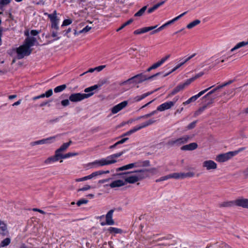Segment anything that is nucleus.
<instances>
[{
	"label": "nucleus",
	"instance_id": "obj_19",
	"mask_svg": "<svg viewBox=\"0 0 248 248\" xmlns=\"http://www.w3.org/2000/svg\"><path fill=\"white\" fill-rule=\"evenodd\" d=\"M61 159L60 155L57 153H55V155L52 156H50L47 158L45 163L46 164H50L52 162H54L59 160Z\"/></svg>",
	"mask_w": 248,
	"mask_h": 248
},
{
	"label": "nucleus",
	"instance_id": "obj_51",
	"mask_svg": "<svg viewBox=\"0 0 248 248\" xmlns=\"http://www.w3.org/2000/svg\"><path fill=\"white\" fill-rule=\"evenodd\" d=\"M88 202V200L85 199H82L78 201L77 202V204L78 206H80L81 205L83 204H86Z\"/></svg>",
	"mask_w": 248,
	"mask_h": 248
},
{
	"label": "nucleus",
	"instance_id": "obj_48",
	"mask_svg": "<svg viewBox=\"0 0 248 248\" xmlns=\"http://www.w3.org/2000/svg\"><path fill=\"white\" fill-rule=\"evenodd\" d=\"M216 97H208L207 98H202V99H205L208 102L205 105H207V107L212 104L214 102V99H215Z\"/></svg>",
	"mask_w": 248,
	"mask_h": 248
},
{
	"label": "nucleus",
	"instance_id": "obj_37",
	"mask_svg": "<svg viewBox=\"0 0 248 248\" xmlns=\"http://www.w3.org/2000/svg\"><path fill=\"white\" fill-rule=\"evenodd\" d=\"M195 175V173L193 172H188L186 173L181 172V179H185L186 178L193 177Z\"/></svg>",
	"mask_w": 248,
	"mask_h": 248
},
{
	"label": "nucleus",
	"instance_id": "obj_47",
	"mask_svg": "<svg viewBox=\"0 0 248 248\" xmlns=\"http://www.w3.org/2000/svg\"><path fill=\"white\" fill-rule=\"evenodd\" d=\"M134 78H133V77L128 79L127 80H125V81H124L123 82H121L119 85L120 86H124V85H125V84H127V83H128V84H130V83H134Z\"/></svg>",
	"mask_w": 248,
	"mask_h": 248
},
{
	"label": "nucleus",
	"instance_id": "obj_30",
	"mask_svg": "<svg viewBox=\"0 0 248 248\" xmlns=\"http://www.w3.org/2000/svg\"><path fill=\"white\" fill-rule=\"evenodd\" d=\"M140 129L138 127V125L135 126L132 129L128 131L127 132L124 133L122 136L121 137H124L125 136H129L130 135L135 133V132L137 131L138 130H139Z\"/></svg>",
	"mask_w": 248,
	"mask_h": 248
},
{
	"label": "nucleus",
	"instance_id": "obj_55",
	"mask_svg": "<svg viewBox=\"0 0 248 248\" xmlns=\"http://www.w3.org/2000/svg\"><path fill=\"white\" fill-rule=\"evenodd\" d=\"M170 57V55H168L166 56L165 57L162 58L160 61H158V62L160 63V65L163 64Z\"/></svg>",
	"mask_w": 248,
	"mask_h": 248
},
{
	"label": "nucleus",
	"instance_id": "obj_21",
	"mask_svg": "<svg viewBox=\"0 0 248 248\" xmlns=\"http://www.w3.org/2000/svg\"><path fill=\"white\" fill-rule=\"evenodd\" d=\"M198 147V145L196 143L193 142L189 144L184 145L181 147L182 150H193Z\"/></svg>",
	"mask_w": 248,
	"mask_h": 248
},
{
	"label": "nucleus",
	"instance_id": "obj_13",
	"mask_svg": "<svg viewBox=\"0 0 248 248\" xmlns=\"http://www.w3.org/2000/svg\"><path fill=\"white\" fill-rule=\"evenodd\" d=\"M203 167L206 168L207 170H215L217 169V165L214 161L209 160L203 162Z\"/></svg>",
	"mask_w": 248,
	"mask_h": 248
},
{
	"label": "nucleus",
	"instance_id": "obj_28",
	"mask_svg": "<svg viewBox=\"0 0 248 248\" xmlns=\"http://www.w3.org/2000/svg\"><path fill=\"white\" fill-rule=\"evenodd\" d=\"M108 231L109 233L113 234L122 233L123 232L122 230L112 227L108 228Z\"/></svg>",
	"mask_w": 248,
	"mask_h": 248
},
{
	"label": "nucleus",
	"instance_id": "obj_8",
	"mask_svg": "<svg viewBox=\"0 0 248 248\" xmlns=\"http://www.w3.org/2000/svg\"><path fill=\"white\" fill-rule=\"evenodd\" d=\"M177 101V99L175 101L165 102L157 107V110H159V111H163L170 109L174 105Z\"/></svg>",
	"mask_w": 248,
	"mask_h": 248
},
{
	"label": "nucleus",
	"instance_id": "obj_60",
	"mask_svg": "<svg viewBox=\"0 0 248 248\" xmlns=\"http://www.w3.org/2000/svg\"><path fill=\"white\" fill-rule=\"evenodd\" d=\"M127 170H129L128 164L117 168L116 171H123Z\"/></svg>",
	"mask_w": 248,
	"mask_h": 248
},
{
	"label": "nucleus",
	"instance_id": "obj_42",
	"mask_svg": "<svg viewBox=\"0 0 248 248\" xmlns=\"http://www.w3.org/2000/svg\"><path fill=\"white\" fill-rule=\"evenodd\" d=\"M158 111V110H157V108L156 110H154L149 113H148V114H145L143 116H141L139 118V119H140V118L147 119L149 117H150L155 115L157 112Z\"/></svg>",
	"mask_w": 248,
	"mask_h": 248
},
{
	"label": "nucleus",
	"instance_id": "obj_43",
	"mask_svg": "<svg viewBox=\"0 0 248 248\" xmlns=\"http://www.w3.org/2000/svg\"><path fill=\"white\" fill-rule=\"evenodd\" d=\"M157 27V25H155L154 26H151V27H144L141 28V32H142V33L147 32L149 31H152Z\"/></svg>",
	"mask_w": 248,
	"mask_h": 248
},
{
	"label": "nucleus",
	"instance_id": "obj_44",
	"mask_svg": "<svg viewBox=\"0 0 248 248\" xmlns=\"http://www.w3.org/2000/svg\"><path fill=\"white\" fill-rule=\"evenodd\" d=\"M147 6H145L143 7L142 8H141L138 12H137L134 15L135 16H140L143 15V14L144 13L145 10L147 9Z\"/></svg>",
	"mask_w": 248,
	"mask_h": 248
},
{
	"label": "nucleus",
	"instance_id": "obj_56",
	"mask_svg": "<svg viewBox=\"0 0 248 248\" xmlns=\"http://www.w3.org/2000/svg\"><path fill=\"white\" fill-rule=\"evenodd\" d=\"M170 57V55H168L166 56L165 57L162 58L160 61H158V62L160 63V65L163 64Z\"/></svg>",
	"mask_w": 248,
	"mask_h": 248
},
{
	"label": "nucleus",
	"instance_id": "obj_49",
	"mask_svg": "<svg viewBox=\"0 0 248 248\" xmlns=\"http://www.w3.org/2000/svg\"><path fill=\"white\" fill-rule=\"evenodd\" d=\"M11 0H0V9H2L3 6L8 4Z\"/></svg>",
	"mask_w": 248,
	"mask_h": 248
},
{
	"label": "nucleus",
	"instance_id": "obj_18",
	"mask_svg": "<svg viewBox=\"0 0 248 248\" xmlns=\"http://www.w3.org/2000/svg\"><path fill=\"white\" fill-rule=\"evenodd\" d=\"M36 41V38L33 37H27L25 39V43L23 45L27 46L28 48H30L31 47L34 46Z\"/></svg>",
	"mask_w": 248,
	"mask_h": 248
},
{
	"label": "nucleus",
	"instance_id": "obj_3",
	"mask_svg": "<svg viewBox=\"0 0 248 248\" xmlns=\"http://www.w3.org/2000/svg\"><path fill=\"white\" fill-rule=\"evenodd\" d=\"M161 73L158 72L151 76H148L144 73H140L133 77L134 83H140L146 80L152 79L154 78L159 75Z\"/></svg>",
	"mask_w": 248,
	"mask_h": 248
},
{
	"label": "nucleus",
	"instance_id": "obj_16",
	"mask_svg": "<svg viewBox=\"0 0 248 248\" xmlns=\"http://www.w3.org/2000/svg\"><path fill=\"white\" fill-rule=\"evenodd\" d=\"M114 212V210L111 209L109 210L106 216V221H107V225H112L114 224V221L112 219V215Z\"/></svg>",
	"mask_w": 248,
	"mask_h": 248
},
{
	"label": "nucleus",
	"instance_id": "obj_50",
	"mask_svg": "<svg viewBox=\"0 0 248 248\" xmlns=\"http://www.w3.org/2000/svg\"><path fill=\"white\" fill-rule=\"evenodd\" d=\"M192 78L187 79L184 83H181L182 85H183L184 88H185L186 86L189 85L192 82L194 81V80Z\"/></svg>",
	"mask_w": 248,
	"mask_h": 248
},
{
	"label": "nucleus",
	"instance_id": "obj_54",
	"mask_svg": "<svg viewBox=\"0 0 248 248\" xmlns=\"http://www.w3.org/2000/svg\"><path fill=\"white\" fill-rule=\"evenodd\" d=\"M197 122V121H195L192 122L191 123H190L187 126L186 128L187 129H192L194 128L196 126Z\"/></svg>",
	"mask_w": 248,
	"mask_h": 248
},
{
	"label": "nucleus",
	"instance_id": "obj_40",
	"mask_svg": "<svg viewBox=\"0 0 248 248\" xmlns=\"http://www.w3.org/2000/svg\"><path fill=\"white\" fill-rule=\"evenodd\" d=\"M56 136L50 137L46 139H43V140L44 144H50L53 142L56 138Z\"/></svg>",
	"mask_w": 248,
	"mask_h": 248
},
{
	"label": "nucleus",
	"instance_id": "obj_33",
	"mask_svg": "<svg viewBox=\"0 0 248 248\" xmlns=\"http://www.w3.org/2000/svg\"><path fill=\"white\" fill-rule=\"evenodd\" d=\"M222 88L220 86V85H218L215 88L213 89L212 90L210 91L209 92H208L206 94H205L204 96L202 97V98H207L208 97H211L210 95L212 94V93H215L218 90Z\"/></svg>",
	"mask_w": 248,
	"mask_h": 248
},
{
	"label": "nucleus",
	"instance_id": "obj_46",
	"mask_svg": "<svg viewBox=\"0 0 248 248\" xmlns=\"http://www.w3.org/2000/svg\"><path fill=\"white\" fill-rule=\"evenodd\" d=\"M206 108L207 105H204L202 107L199 108L197 111L195 112L194 116L196 117L200 115Z\"/></svg>",
	"mask_w": 248,
	"mask_h": 248
},
{
	"label": "nucleus",
	"instance_id": "obj_31",
	"mask_svg": "<svg viewBox=\"0 0 248 248\" xmlns=\"http://www.w3.org/2000/svg\"><path fill=\"white\" fill-rule=\"evenodd\" d=\"M125 152V151H122L121 152H119V153H118L112 155H111L108 156V158L109 160H115L116 158H118V157L121 156L124 154Z\"/></svg>",
	"mask_w": 248,
	"mask_h": 248
},
{
	"label": "nucleus",
	"instance_id": "obj_32",
	"mask_svg": "<svg viewBox=\"0 0 248 248\" xmlns=\"http://www.w3.org/2000/svg\"><path fill=\"white\" fill-rule=\"evenodd\" d=\"M109 173V170H98L94 171L92 173V175L93 178H95L96 177H97L99 175H103L104 174H108Z\"/></svg>",
	"mask_w": 248,
	"mask_h": 248
},
{
	"label": "nucleus",
	"instance_id": "obj_17",
	"mask_svg": "<svg viewBox=\"0 0 248 248\" xmlns=\"http://www.w3.org/2000/svg\"><path fill=\"white\" fill-rule=\"evenodd\" d=\"M125 185V183L122 180H115L109 185H106L104 186H109L111 188H115L124 186Z\"/></svg>",
	"mask_w": 248,
	"mask_h": 248
},
{
	"label": "nucleus",
	"instance_id": "obj_20",
	"mask_svg": "<svg viewBox=\"0 0 248 248\" xmlns=\"http://www.w3.org/2000/svg\"><path fill=\"white\" fill-rule=\"evenodd\" d=\"M140 181V179H139L138 177H137L136 175H132L128 176L125 178V184L126 183L129 184H134L137 182Z\"/></svg>",
	"mask_w": 248,
	"mask_h": 248
},
{
	"label": "nucleus",
	"instance_id": "obj_9",
	"mask_svg": "<svg viewBox=\"0 0 248 248\" xmlns=\"http://www.w3.org/2000/svg\"><path fill=\"white\" fill-rule=\"evenodd\" d=\"M233 156L232 152H229L218 155L216 157V160L219 162H224L231 159Z\"/></svg>",
	"mask_w": 248,
	"mask_h": 248
},
{
	"label": "nucleus",
	"instance_id": "obj_27",
	"mask_svg": "<svg viewBox=\"0 0 248 248\" xmlns=\"http://www.w3.org/2000/svg\"><path fill=\"white\" fill-rule=\"evenodd\" d=\"M153 93H154V92H149L145 93L142 94L141 95L137 96L134 98V101L136 102H139V101L141 100L142 99L145 98L147 96L150 95Z\"/></svg>",
	"mask_w": 248,
	"mask_h": 248
},
{
	"label": "nucleus",
	"instance_id": "obj_15",
	"mask_svg": "<svg viewBox=\"0 0 248 248\" xmlns=\"http://www.w3.org/2000/svg\"><path fill=\"white\" fill-rule=\"evenodd\" d=\"M72 143V140H69L68 142L64 143L59 149L55 151L56 153H57L60 155H63L62 153L65 151Z\"/></svg>",
	"mask_w": 248,
	"mask_h": 248
},
{
	"label": "nucleus",
	"instance_id": "obj_52",
	"mask_svg": "<svg viewBox=\"0 0 248 248\" xmlns=\"http://www.w3.org/2000/svg\"><path fill=\"white\" fill-rule=\"evenodd\" d=\"M39 144H44L43 139H42L41 140L31 142L30 143V145L32 146H35L36 145H39Z\"/></svg>",
	"mask_w": 248,
	"mask_h": 248
},
{
	"label": "nucleus",
	"instance_id": "obj_11",
	"mask_svg": "<svg viewBox=\"0 0 248 248\" xmlns=\"http://www.w3.org/2000/svg\"><path fill=\"white\" fill-rule=\"evenodd\" d=\"M128 102L127 101H124L114 106L111 109V112L113 114H116L127 105Z\"/></svg>",
	"mask_w": 248,
	"mask_h": 248
},
{
	"label": "nucleus",
	"instance_id": "obj_53",
	"mask_svg": "<svg viewBox=\"0 0 248 248\" xmlns=\"http://www.w3.org/2000/svg\"><path fill=\"white\" fill-rule=\"evenodd\" d=\"M169 179H170L169 174H168L167 175H166V176H164L161 177L159 179H156L155 180V181H156V182H161V181H165V180H168Z\"/></svg>",
	"mask_w": 248,
	"mask_h": 248
},
{
	"label": "nucleus",
	"instance_id": "obj_24",
	"mask_svg": "<svg viewBox=\"0 0 248 248\" xmlns=\"http://www.w3.org/2000/svg\"><path fill=\"white\" fill-rule=\"evenodd\" d=\"M155 122H156V120H155L153 119H151L143 123H142L140 125H138V127L140 130L143 128H144L145 127H147L149 125H150L153 124Z\"/></svg>",
	"mask_w": 248,
	"mask_h": 248
},
{
	"label": "nucleus",
	"instance_id": "obj_26",
	"mask_svg": "<svg viewBox=\"0 0 248 248\" xmlns=\"http://www.w3.org/2000/svg\"><path fill=\"white\" fill-rule=\"evenodd\" d=\"M187 12H185L182 14H181V15H179L178 16H176V17L174 18L173 19L167 22L165 24L167 26H169V25H170L173 23H174L175 21H177L178 20H179L180 18H181L182 17H183L184 16H185L186 13H187Z\"/></svg>",
	"mask_w": 248,
	"mask_h": 248
},
{
	"label": "nucleus",
	"instance_id": "obj_25",
	"mask_svg": "<svg viewBox=\"0 0 248 248\" xmlns=\"http://www.w3.org/2000/svg\"><path fill=\"white\" fill-rule=\"evenodd\" d=\"M248 45V41H247V42L242 41V42H239V43H237L233 48H232L231 49L230 51L233 52L235 50H236L242 47H243L246 45Z\"/></svg>",
	"mask_w": 248,
	"mask_h": 248
},
{
	"label": "nucleus",
	"instance_id": "obj_59",
	"mask_svg": "<svg viewBox=\"0 0 248 248\" xmlns=\"http://www.w3.org/2000/svg\"><path fill=\"white\" fill-rule=\"evenodd\" d=\"M70 100L69 99H64V100H63L61 101V105L63 106V107H66V106H68V105H69L70 104V102H69Z\"/></svg>",
	"mask_w": 248,
	"mask_h": 248
},
{
	"label": "nucleus",
	"instance_id": "obj_6",
	"mask_svg": "<svg viewBox=\"0 0 248 248\" xmlns=\"http://www.w3.org/2000/svg\"><path fill=\"white\" fill-rule=\"evenodd\" d=\"M190 139V137L189 136L186 135L182 137H181L179 139H177L175 140H170L168 141L167 144L169 146H180L182 144H183L188 141L189 139Z\"/></svg>",
	"mask_w": 248,
	"mask_h": 248
},
{
	"label": "nucleus",
	"instance_id": "obj_22",
	"mask_svg": "<svg viewBox=\"0 0 248 248\" xmlns=\"http://www.w3.org/2000/svg\"><path fill=\"white\" fill-rule=\"evenodd\" d=\"M234 205V201L224 202L221 203H219L218 206L220 208L223 207H229Z\"/></svg>",
	"mask_w": 248,
	"mask_h": 248
},
{
	"label": "nucleus",
	"instance_id": "obj_58",
	"mask_svg": "<svg viewBox=\"0 0 248 248\" xmlns=\"http://www.w3.org/2000/svg\"><path fill=\"white\" fill-rule=\"evenodd\" d=\"M213 87H214V86H212L204 90H202V91H201L200 92H199L197 95L198 96H199V97H201L202 95L204 93H206L209 89H211Z\"/></svg>",
	"mask_w": 248,
	"mask_h": 248
},
{
	"label": "nucleus",
	"instance_id": "obj_39",
	"mask_svg": "<svg viewBox=\"0 0 248 248\" xmlns=\"http://www.w3.org/2000/svg\"><path fill=\"white\" fill-rule=\"evenodd\" d=\"M11 239L10 238H6L3 239L0 243V247H4L8 246L11 243Z\"/></svg>",
	"mask_w": 248,
	"mask_h": 248
},
{
	"label": "nucleus",
	"instance_id": "obj_10",
	"mask_svg": "<svg viewBox=\"0 0 248 248\" xmlns=\"http://www.w3.org/2000/svg\"><path fill=\"white\" fill-rule=\"evenodd\" d=\"M234 205L248 209V199L241 198L234 200Z\"/></svg>",
	"mask_w": 248,
	"mask_h": 248
},
{
	"label": "nucleus",
	"instance_id": "obj_38",
	"mask_svg": "<svg viewBox=\"0 0 248 248\" xmlns=\"http://www.w3.org/2000/svg\"><path fill=\"white\" fill-rule=\"evenodd\" d=\"M66 88V85L65 84H62L54 88V92L55 93H58L64 90Z\"/></svg>",
	"mask_w": 248,
	"mask_h": 248
},
{
	"label": "nucleus",
	"instance_id": "obj_64",
	"mask_svg": "<svg viewBox=\"0 0 248 248\" xmlns=\"http://www.w3.org/2000/svg\"><path fill=\"white\" fill-rule=\"evenodd\" d=\"M142 164L140 165L139 166L148 167L150 166V161L149 160H145L141 162Z\"/></svg>",
	"mask_w": 248,
	"mask_h": 248
},
{
	"label": "nucleus",
	"instance_id": "obj_45",
	"mask_svg": "<svg viewBox=\"0 0 248 248\" xmlns=\"http://www.w3.org/2000/svg\"><path fill=\"white\" fill-rule=\"evenodd\" d=\"M170 179L174 178L175 179H181V172L180 173H173L169 174Z\"/></svg>",
	"mask_w": 248,
	"mask_h": 248
},
{
	"label": "nucleus",
	"instance_id": "obj_12",
	"mask_svg": "<svg viewBox=\"0 0 248 248\" xmlns=\"http://www.w3.org/2000/svg\"><path fill=\"white\" fill-rule=\"evenodd\" d=\"M196 55V54L194 53L193 54H192V55L189 56L188 57H187V58H186L183 62H180V63L178 64L175 67H174L172 70L171 71H170V72L168 73H166L164 75V77H165L167 76H168L169 75H170V73H171L172 72L175 71L176 70H177V69H178L179 67H180L181 66H182L183 64H184L186 62H188V61H189L190 60H191L192 58H193Z\"/></svg>",
	"mask_w": 248,
	"mask_h": 248
},
{
	"label": "nucleus",
	"instance_id": "obj_14",
	"mask_svg": "<svg viewBox=\"0 0 248 248\" xmlns=\"http://www.w3.org/2000/svg\"><path fill=\"white\" fill-rule=\"evenodd\" d=\"M8 234L7 225L4 221L0 219V234L2 236H6Z\"/></svg>",
	"mask_w": 248,
	"mask_h": 248
},
{
	"label": "nucleus",
	"instance_id": "obj_4",
	"mask_svg": "<svg viewBox=\"0 0 248 248\" xmlns=\"http://www.w3.org/2000/svg\"><path fill=\"white\" fill-rule=\"evenodd\" d=\"M17 58L18 59H23L25 56H29L31 54L32 49L28 48L24 45L20 46L16 48Z\"/></svg>",
	"mask_w": 248,
	"mask_h": 248
},
{
	"label": "nucleus",
	"instance_id": "obj_63",
	"mask_svg": "<svg viewBox=\"0 0 248 248\" xmlns=\"http://www.w3.org/2000/svg\"><path fill=\"white\" fill-rule=\"evenodd\" d=\"M245 149V147H242V148H239L238 150H236V151H231L232 153V155L234 156L235 155H237L239 153H240V152L243 151L244 149Z\"/></svg>",
	"mask_w": 248,
	"mask_h": 248
},
{
	"label": "nucleus",
	"instance_id": "obj_5",
	"mask_svg": "<svg viewBox=\"0 0 248 248\" xmlns=\"http://www.w3.org/2000/svg\"><path fill=\"white\" fill-rule=\"evenodd\" d=\"M116 160H109L108 157L106 158H102L100 160H96L90 163V165L93 168H98L104 166L108 165L116 162Z\"/></svg>",
	"mask_w": 248,
	"mask_h": 248
},
{
	"label": "nucleus",
	"instance_id": "obj_34",
	"mask_svg": "<svg viewBox=\"0 0 248 248\" xmlns=\"http://www.w3.org/2000/svg\"><path fill=\"white\" fill-rule=\"evenodd\" d=\"M222 88L220 86V85H218L215 88L213 89L212 90L210 91L209 92H208L206 94H205L204 96L202 97V98H207L208 97H211L210 95L212 94V93H215L218 90Z\"/></svg>",
	"mask_w": 248,
	"mask_h": 248
},
{
	"label": "nucleus",
	"instance_id": "obj_36",
	"mask_svg": "<svg viewBox=\"0 0 248 248\" xmlns=\"http://www.w3.org/2000/svg\"><path fill=\"white\" fill-rule=\"evenodd\" d=\"M198 98H199V96H198L197 94L195 95L194 96H192L190 98H189L187 100H186V101L184 102L183 103V104L184 105H185V106L186 105H188V104H190L191 102L195 101Z\"/></svg>",
	"mask_w": 248,
	"mask_h": 248
},
{
	"label": "nucleus",
	"instance_id": "obj_35",
	"mask_svg": "<svg viewBox=\"0 0 248 248\" xmlns=\"http://www.w3.org/2000/svg\"><path fill=\"white\" fill-rule=\"evenodd\" d=\"M201 23V21L199 19H196L187 24L186 28L188 29H191L195 26L198 25Z\"/></svg>",
	"mask_w": 248,
	"mask_h": 248
},
{
	"label": "nucleus",
	"instance_id": "obj_7",
	"mask_svg": "<svg viewBox=\"0 0 248 248\" xmlns=\"http://www.w3.org/2000/svg\"><path fill=\"white\" fill-rule=\"evenodd\" d=\"M147 170H137L134 171H128L124 173H120L118 174L119 175H121L122 174H129L133 172L137 173L138 174L136 175L137 177H138L139 179H140V181L141 180H142L146 177H147V174L144 173L145 171H147Z\"/></svg>",
	"mask_w": 248,
	"mask_h": 248
},
{
	"label": "nucleus",
	"instance_id": "obj_57",
	"mask_svg": "<svg viewBox=\"0 0 248 248\" xmlns=\"http://www.w3.org/2000/svg\"><path fill=\"white\" fill-rule=\"evenodd\" d=\"M72 21L71 19H65L63 21L62 27L65 26H68V25L71 24L72 23Z\"/></svg>",
	"mask_w": 248,
	"mask_h": 248
},
{
	"label": "nucleus",
	"instance_id": "obj_61",
	"mask_svg": "<svg viewBox=\"0 0 248 248\" xmlns=\"http://www.w3.org/2000/svg\"><path fill=\"white\" fill-rule=\"evenodd\" d=\"M53 94V91L52 89H49L48 91H47L45 93H44V95H45V97H49L51 96Z\"/></svg>",
	"mask_w": 248,
	"mask_h": 248
},
{
	"label": "nucleus",
	"instance_id": "obj_29",
	"mask_svg": "<svg viewBox=\"0 0 248 248\" xmlns=\"http://www.w3.org/2000/svg\"><path fill=\"white\" fill-rule=\"evenodd\" d=\"M165 1H161L159 3L155 4L152 7L149 8V9L148 10V11H147L148 13L149 14H150V13L153 12L155 10H156L160 6L162 5L165 3Z\"/></svg>",
	"mask_w": 248,
	"mask_h": 248
},
{
	"label": "nucleus",
	"instance_id": "obj_1",
	"mask_svg": "<svg viewBox=\"0 0 248 248\" xmlns=\"http://www.w3.org/2000/svg\"><path fill=\"white\" fill-rule=\"evenodd\" d=\"M101 85H94L84 89V92L88 93H73L70 94L69 99L72 102L81 101L85 99L88 98L92 96L94 93L93 91L100 87Z\"/></svg>",
	"mask_w": 248,
	"mask_h": 248
},
{
	"label": "nucleus",
	"instance_id": "obj_41",
	"mask_svg": "<svg viewBox=\"0 0 248 248\" xmlns=\"http://www.w3.org/2000/svg\"><path fill=\"white\" fill-rule=\"evenodd\" d=\"M78 155L77 153H68L65 155H60L61 159H65L70 157L71 156H73L75 155Z\"/></svg>",
	"mask_w": 248,
	"mask_h": 248
},
{
	"label": "nucleus",
	"instance_id": "obj_2",
	"mask_svg": "<svg viewBox=\"0 0 248 248\" xmlns=\"http://www.w3.org/2000/svg\"><path fill=\"white\" fill-rule=\"evenodd\" d=\"M45 15H47L48 18L50 19L51 22V28L58 31L59 30L58 21L59 19L57 17V11L55 10L53 13L51 14H48L47 13H45ZM58 33L57 31H52L51 36L55 38L54 41L58 40L60 39V37L57 36Z\"/></svg>",
	"mask_w": 248,
	"mask_h": 248
},
{
	"label": "nucleus",
	"instance_id": "obj_62",
	"mask_svg": "<svg viewBox=\"0 0 248 248\" xmlns=\"http://www.w3.org/2000/svg\"><path fill=\"white\" fill-rule=\"evenodd\" d=\"M91 27H89V26H86L85 28H84L82 30H80L79 31V33H83V32H87L89 31L91 29Z\"/></svg>",
	"mask_w": 248,
	"mask_h": 248
},
{
	"label": "nucleus",
	"instance_id": "obj_23",
	"mask_svg": "<svg viewBox=\"0 0 248 248\" xmlns=\"http://www.w3.org/2000/svg\"><path fill=\"white\" fill-rule=\"evenodd\" d=\"M184 89L183 85L181 84L177 85L169 94L168 96L171 97Z\"/></svg>",
	"mask_w": 248,
	"mask_h": 248
}]
</instances>
